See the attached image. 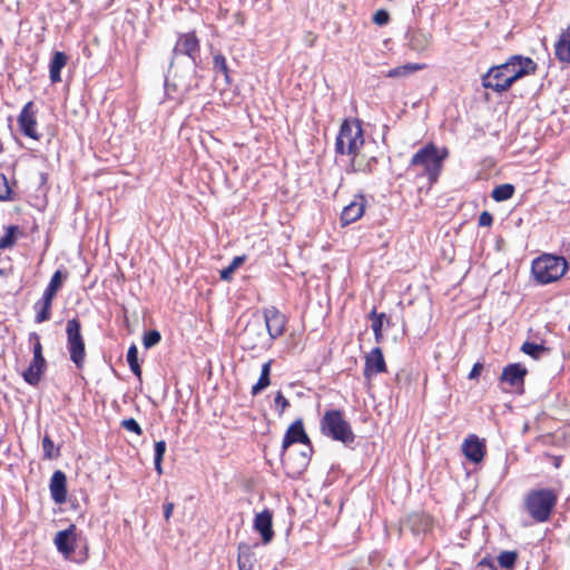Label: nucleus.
<instances>
[{
  "label": "nucleus",
  "instance_id": "nucleus-1",
  "mask_svg": "<svg viewBox=\"0 0 570 570\" xmlns=\"http://www.w3.org/2000/svg\"><path fill=\"white\" fill-rule=\"evenodd\" d=\"M200 63V41L196 32L179 33L165 77V92L170 99L177 100L191 88Z\"/></svg>",
  "mask_w": 570,
  "mask_h": 570
},
{
  "label": "nucleus",
  "instance_id": "nucleus-2",
  "mask_svg": "<svg viewBox=\"0 0 570 570\" xmlns=\"http://www.w3.org/2000/svg\"><path fill=\"white\" fill-rule=\"evenodd\" d=\"M535 70L537 63L531 58L514 55L504 63L490 68L482 77V86L502 92L510 88L513 82L527 75L534 73Z\"/></svg>",
  "mask_w": 570,
  "mask_h": 570
},
{
  "label": "nucleus",
  "instance_id": "nucleus-3",
  "mask_svg": "<svg viewBox=\"0 0 570 570\" xmlns=\"http://www.w3.org/2000/svg\"><path fill=\"white\" fill-rule=\"evenodd\" d=\"M448 157L449 149L446 147L439 148L435 144L429 142L412 156L410 166L422 167V175L426 176L432 185L438 181L443 169V163Z\"/></svg>",
  "mask_w": 570,
  "mask_h": 570
},
{
  "label": "nucleus",
  "instance_id": "nucleus-4",
  "mask_svg": "<svg viewBox=\"0 0 570 570\" xmlns=\"http://www.w3.org/2000/svg\"><path fill=\"white\" fill-rule=\"evenodd\" d=\"M558 502V494L553 489H532L524 497V510L538 523L547 522Z\"/></svg>",
  "mask_w": 570,
  "mask_h": 570
},
{
  "label": "nucleus",
  "instance_id": "nucleus-5",
  "mask_svg": "<svg viewBox=\"0 0 570 570\" xmlns=\"http://www.w3.org/2000/svg\"><path fill=\"white\" fill-rule=\"evenodd\" d=\"M567 269L566 258L553 254H542L533 259L531 265L533 278L540 285L557 282L566 274Z\"/></svg>",
  "mask_w": 570,
  "mask_h": 570
},
{
  "label": "nucleus",
  "instance_id": "nucleus-6",
  "mask_svg": "<svg viewBox=\"0 0 570 570\" xmlns=\"http://www.w3.org/2000/svg\"><path fill=\"white\" fill-rule=\"evenodd\" d=\"M320 426L323 435L347 446L355 441L352 426L341 410H327L321 419Z\"/></svg>",
  "mask_w": 570,
  "mask_h": 570
},
{
  "label": "nucleus",
  "instance_id": "nucleus-7",
  "mask_svg": "<svg viewBox=\"0 0 570 570\" xmlns=\"http://www.w3.org/2000/svg\"><path fill=\"white\" fill-rule=\"evenodd\" d=\"M363 144V129L360 121L344 120L336 136L335 153L356 157Z\"/></svg>",
  "mask_w": 570,
  "mask_h": 570
},
{
  "label": "nucleus",
  "instance_id": "nucleus-8",
  "mask_svg": "<svg viewBox=\"0 0 570 570\" xmlns=\"http://www.w3.org/2000/svg\"><path fill=\"white\" fill-rule=\"evenodd\" d=\"M313 454V445H305L301 451L295 449L281 450V462L291 479L299 478L307 469Z\"/></svg>",
  "mask_w": 570,
  "mask_h": 570
},
{
  "label": "nucleus",
  "instance_id": "nucleus-9",
  "mask_svg": "<svg viewBox=\"0 0 570 570\" xmlns=\"http://www.w3.org/2000/svg\"><path fill=\"white\" fill-rule=\"evenodd\" d=\"M66 334L70 360L78 370H81L85 365L86 346L81 334V324L78 318L75 317L67 322Z\"/></svg>",
  "mask_w": 570,
  "mask_h": 570
},
{
  "label": "nucleus",
  "instance_id": "nucleus-10",
  "mask_svg": "<svg viewBox=\"0 0 570 570\" xmlns=\"http://www.w3.org/2000/svg\"><path fill=\"white\" fill-rule=\"evenodd\" d=\"M263 314L269 337L275 340L282 336L285 332V326L287 323L286 316L275 306L265 308Z\"/></svg>",
  "mask_w": 570,
  "mask_h": 570
},
{
  "label": "nucleus",
  "instance_id": "nucleus-11",
  "mask_svg": "<svg viewBox=\"0 0 570 570\" xmlns=\"http://www.w3.org/2000/svg\"><path fill=\"white\" fill-rule=\"evenodd\" d=\"M76 525L70 524L67 529L58 531L55 535L53 543L65 559H70L76 549Z\"/></svg>",
  "mask_w": 570,
  "mask_h": 570
},
{
  "label": "nucleus",
  "instance_id": "nucleus-12",
  "mask_svg": "<svg viewBox=\"0 0 570 570\" xmlns=\"http://www.w3.org/2000/svg\"><path fill=\"white\" fill-rule=\"evenodd\" d=\"M301 443L303 446L312 445L311 439L305 432L302 419L295 420L286 430L282 448L283 450L289 449L293 444Z\"/></svg>",
  "mask_w": 570,
  "mask_h": 570
},
{
  "label": "nucleus",
  "instance_id": "nucleus-13",
  "mask_svg": "<svg viewBox=\"0 0 570 570\" xmlns=\"http://www.w3.org/2000/svg\"><path fill=\"white\" fill-rule=\"evenodd\" d=\"M253 528L262 537L264 544L272 542L275 533L273 530V513L269 509H264L262 512L256 513L254 518Z\"/></svg>",
  "mask_w": 570,
  "mask_h": 570
},
{
  "label": "nucleus",
  "instance_id": "nucleus-14",
  "mask_svg": "<svg viewBox=\"0 0 570 570\" xmlns=\"http://www.w3.org/2000/svg\"><path fill=\"white\" fill-rule=\"evenodd\" d=\"M386 372V363L380 347H374L365 356L364 376L370 380L372 376Z\"/></svg>",
  "mask_w": 570,
  "mask_h": 570
},
{
  "label": "nucleus",
  "instance_id": "nucleus-15",
  "mask_svg": "<svg viewBox=\"0 0 570 570\" xmlns=\"http://www.w3.org/2000/svg\"><path fill=\"white\" fill-rule=\"evenodd\" d=\"M528 370L521 363H511L503 367L500 381L512 387L523 386Z\"/></svg>",
  "mask_w": 570,
  "mask_h": 570
},
{
  "label": "nucleus",
  "instance_id": "nucleus-16",
  "mask_svg": "<svg viewBox=\"0 0 570 570\" xmlns=\"http://www.w3.org/2000/svg\"><path fill=\"white\" fill-rule=\"evenodd\" d=\"M365 205V197L363 195H356L354 199L348 205H346L341 213L342 225H350L360 219L364 214Z\"/></svg>",
  "mask_w": 570,
  "mask_h": 570
},
{
  "label": "nucleus",
  "instance_id": "nucleus-17",
  "mask_svg": "<svg viewBox=\"0 0 570 570\" xmlns=\"http://www.w3.org/2000/svg\"><path fill=\"white\" fill-rule=\"evenodd\" d=\"M462 451L470 462L480 463L485 455V444L476 435L471 434L464 440Z\"/></svg>",
  "mask_w": 570,
  "mask_h": 570
},
{
  "label": "nucleus",
  "instance_id": "nucleus-18",
  "mask_svg": "<svg viewBox=\"0 0 570 570\" xmlns=\"http://www.w3.org/2000/svg\"><path fill=\"white\" fill-rule=\"evenodd\" d=\"M50 495L55 503L62 504L67 499V476L61 470L53 472L49 484Z\"/></svg>",
  "mask_w": 570,
  "mask_h": 570
},
{
  "label": "nucleus",
  "instance_id": "nucleus-19",
  "mask_svg": "<svg viewBox=\"0 0 570 570\" xmlns=\"http://www.w3.org/2000/svg\"><path fill=\"white\" fill-rule=\"evenodd\" d=\"M47 370V361L45 357L32 356L29 366L22 372V377L26 383L31 386H37Z\"/></svg>",
  "mask_w": 570,
  "mask_h": 570
},
{
  "label": "nucleus",
  "instance_id": "nucleus-20",
  "mask_svg": "<svg viewBox=\"0 0 570 570\" xmlns=\"http://www.w3.org/2000/svg\"><path fill=\"white\" fill-rule=\"evenodd\" d=\"M18 124L20 131L29 138L39 139V135L37 132V120L35 115V109H21V112L18 117Z\"/></svg>",
  "mask_w": 570,
  "mask_h": 570
},
{
  "label": "nucleus",
  "instance_id": "nucleus-21",
  "mask_svg": "<svg viewBox=\"0 0 570 570\" xmlns=\"http://www.w3.org/2000/svg\"><path fill=\"white\" fill-rule=\"evenodd\" d=\"M407 46L415 52L425 51L432 41V35L424 30H412L406 33Z\"/></svg>",
  "mask_w": 570,
  "mask_h": 570
},
{
  "label": "nucleus",
  "instance_id": "nucleus-22",
  "mask_svg": "<svg viewBox=\"0 0 570 570\" xmlns=\"http://www.w3.org/2000/svg\"><path fill=\"white\" fill-rule=\"evenodd\" d=\"M377 158L375 156H371L365 158L364 156H353L351 161L350 173H363V174H372L377 166Z\"/></svg>",
  "mask_w": 570,
  "mask_h": 570
},
{
  "label": "nucleus",
  "instance_id": "nucleus-23",
  "mask_svg": "<svg viewBox=\"0 0 570 570\" xmlns=\"http://www.w3.org/2000/svg\"><path fill=\"white\" fill-rule=\"evenodd\" d=\"M68 57L62 51H56L49 63V77L51 82L61 81V69L66 66Z\"/></svg>",
  "mask_w": 570,
  "mask_h": 570
},
{
  "label": "nucleus",
  "instance_id": "nucleus-24",
  "mask_svg": "<svg viewBox=\"0 0 570 570\" xmlns=\"http://www.w3.org/2000/svg\"><path fill=\"white\" fill-rule=\"evenodd\" d=\"M52 301L53 299H50L46 296H41V298L35 303L33 309L36 312V323L40 324L50 320Z\"/></svg>",
  "mask_w": 570,
  "mask_h": 570
},
{
  "label": "nucleus",
  "instance_id": "nucleus-25",
  "mask_svg": "<svg viewBox=\"0 0 570 570\" xmlns=\"http://www.w3.org/2000/svg\"><path fill=\"white\" fill-rule=\"evenodd\" d=\"M67 278H68V272H66V271L62 272L61 269H57L52 274L49 284L47 285V287L43 291L42 296L53 299L57 292L62 287L63 281Z\"/></svg>",
  "mask_w": 570,
  "mask_h": 570
},
{
  "label": "nucleus",
  "instance_id": "nucleus-26",
  "mask_svg": "<svg viewBox=\"0 0 570 570\" xmlns=\"http://www.w3.org/2000/svg\"><path fill=\"white\" fill-rule=\"evenodd\" d=\"M254 561V553L250 547L246 543H240L238 546L237 557L238 570H253Z\"/></svg>",
  "mask_w": 570,
  "mask_h": 570
},
{
  "label": "nucleus",
  "instance_id": "nucleus-27",
  "mask_svg": "<svg viewBox=\"0 0 570 570\" xmlns=\"http://www.w3.org/2000/svg\"><path fill=\"white\" fill-rule=\"evenodd\" d=\"M556 55L561 61L570 62V27L561 33L556 45Z\"/></svg>",
  "mask_w": 570,
  "mask_h": 570
},
{
  "label": "nucleus",
  "instance_id": "nucleus-28",
  "mask_svg": "<svg viewBox=\"0 0 570 570\" xmlns=\"http://www.w3.org/2000/svg\"><path fill=\"white\" fill-rule=\"evenodd\" d=\"M213 70L215 73L222 75L226 83H232L230 70L226 57L219 51L213 56Z\"/></svg>",
  "mask_w": 570,
  "mask_h": 570
},
{
  "label": "nucleus",
  "instance_id": "nucleus-29",
  "mask_svg": "<svg viewBox=\"0 0 570 570\" xmlns=\"http://www.w3.org/2000/svg\"><path fill=\"white\" fill-rule=\"evenodd\" d=\"M368 317L372 321L371 327L374 333L375 341L381 342V340L383 337V334H382L383 322L386 318V315L384 313H377L376 308L374 307L371 311V313L368 314Z\"/></svg>",
  "mask_w": 570,
  "mask_h": 570
},
{
  "label": "nucleus",
  "instance_id": "nucleus-30",
  "mask_svg": "<svg viewBox=\"0 0 570 570\" xmlns=\"http://www.w3.org/2000/svg\"><path fill=\"white\" fill-rule=\"evenodd\" d=\"M514 190L515 188L512 184H502L492 190L491 196L495 202L501 203L510 199L513 196Z\"/></svg>",
  "mask_w": 570,
  "mask_h": 570
},
{
  "label": "nucleus",
  "instance_id": "nucleus-31",
  "mask_svg": "<svg viewBox=\"0 0 570 570\" xmlns=\"http://www.w3.org/2000/svg\"><path fill=\"white\" fill-rule=\"evenodd\" d=\"M19 232V227L16 225L6 227V234L0 238V249L13 247Z\"/></svg>",
  "mask_w": 570,
  "mask_h": 570
},
{
  "label": "nucleus",
  "instance_id": "nucleus-32",
  "mask_svg": "<svg viewBox=\"0 0 570 570\" xmlns=\"http://www.w3.org/2000/svg\"><path fill=\"white\" fill-rule=\"evenodd\" d=\"M521 351H522L524 354H527V355L531 356L532 358H534V360H539V358H540V356H541L544 352H547L548 350H547V347H546V346H543L542 344H537V343H533V342H529V341H527V342H524V343L522 344V346H521Z\"/></svg>",
  "mask_w": 570,
  "mask_h": 570
},
{
  "label": "nucleus",
  "instance_id": "nucleus-33",
  "mask_svg": "<svg viewBox=\"0 0 570 570\" xmlns=\"http://www.w3.org/2000/svg\"><path fill=\"white\" fill-rule=\"evenodd\" d=\"M245 261H246V256L245 255L235 256L233 258V261L230 262V264L226 268L220 271V279H223V281H230L232 277H233L234 272L240 265H243Z\"/></svg>",
  "mask_w": 570,
  "mask_h": 570
},
{
  "label": "nucleus",
  "instance_id": "nucleus-34",
  "mask_svg": "<svg viewBox=\"0 0 570 570\" xmlns=\"http://www.w3.org/2000/svg\"><path fill=\"white\" fill-rule=\"evenodd\" d=\"M518 553L515 551H502L498 556V563L501 568L512 570L515 566Z\"/></svg>",
  "mask_w": 570,
  "mask_h": 570
},
{
  "label": "nucleus",
  "instance_id": "nucleus-35",
  "mask_svg": "<svg viewBox=\"0 0 570 570\" xmlns=\"http://www.w3.org/2000/svg\"><path fill=\"white\" fill-rule=\"evenodd\" d=\"M422 68H423V66L419 65V63H406L404 66H400V67L391 69L389 71V76L390 77L405 76V75H410L416 70H420Z\"/></svg>",
  "mask_w": 570,
  "mask_h": 570
},
{
  "label": "nucleus",
  "instance_id": "nucleus-36",
  "mask_svg": "<svg viewBox=\"0 0 570 570\" xmlns=\"http://www.w3.org/2000/svg\"><path fill=\"white\" fill-rule=\"evenodd\" d=\"M161 340V335L157 330H150L145 332L142 337V344L146 348H151L157 345Z\"/></svg>",
  "mask_w": 570,
  "mask_h": 570
},
{
  "label": "nucleus",
  "instance_id": "nucleus-37",
  "mask_svg": "<svg viewBox=\"0 0 570 570\" xmlns=\"http://www.w3.org/2000/svg\"><path fill=\"white\" fill-rule=\"evenodd\" d=\"M42 451L43 458L49 460L56 458L59 454L58 450L55 452V444L49 435H45L42 439Z\"/></svg>",
  "mask_w": 570,
  "mask_h": 570
},
{
  "label": "nucleus",
  "instance_id": "nucleus-38",
  "mask_svg": "<svg viewBox=\"0 0 570 570\" xmlns=\"http://www.w3.org/2000/svg\"><path fill=\"white\" fill-rule=\"evenodd\" d=\"M11 194H12V190L9 185L7 176L4 174H0V200L1 202L11 200L12 199Z\"/></svg>",
  "mask_w": 570,
  "mask_h": 570
},
{
  "label": "nucleus",
  "instance_id": "nucleus-39",
  "mask_svg": "<svg viewBox=\"0 0 570 570\" xmlns=\"http://www.w3.org/2000/svg\"><path fill=\"white\" fill-rule=\"evenodd\" d=\"M271 384V376H265V375H259V379L258 381L256 382V384H254L252 386V391H250V394L253 396H256L257 394H259L262 391H264L265 389H267Z\"/></svg>",
  "mask_w": 570,
  "mask_h": 570
},
{
  "label": "nucleus",
  "instance_id": "nucleus-40",
  "mask_svg": "<svg viewBox=\"0 0 570 570\" xmlns=\"http://www.w3.org/2000/svg\"><path fill=\"white\" fill-rule=\"evenodd\" d=\"M274 403L278 415H282L284 411L289 406V401L283 395L281 391L276 393Z\"/></svg>",
  "mask_w": 570,
  "mask_h": 570
},
{
  "label": "nucleus",
  "instance_id": "nucleus-41",
  "mask_svg": "<svg viewBox=\"0 0 570 570\" xmlns=\"http://www.w3.org/2000/svg\"><path fill=\"white\" fill-rule=\"evenodd\" d=\"M121 426L124 429H126L127 431L129 432H132L137 435H141L142 434V429L140 428L139 423L132 419V417H129V419H125L121 421Z\"/></svg>",
  "mask_w": 570,
  "mask_h": 570
},
{
  "label": "nucleus",
  "instance_id": "nucleus-42",
  "mask_svg": "<svg viewBox=\"0 0 570 570\" xmlns=\"http://www.w3.org/2000/svg\"><path fill=\"white\" fill-rule=\"evenodd\" d=\"M390 21V14L386 10L380 9L373 16V22L377 26H384Z\"/></svg>",
  "mask_w": 570,
  "mask_h": 570
},
{
  "label": "nucleus",
  "instance_id": "nucleus-43",
  "mask_svg": "<svg viewBox=\"0 0 570 570\" xmlns=\"http://www.w3.org/2000/svg\"><path fill=\"white\" fill-rule=\"evenodd\" d=\"M479 226L490 227L493 224V216L488 210H484L479 216Z\"/></svg>",
  "mask_w": 570,
  "mask_h": 570
},
{
  "label": "nucleus",
  "instance_id": "nucleus-44",
  "mask_svg": "<svg viewBox=\"0 0 570 570\" xmlns=\"http://www.w3.org/2000/svg\"><path fill=\"white\" fill-rule=\"evenodd\" d=\"M166 442L164 440L157 441L155 443V454L154 459L163 460L164 454L166 452Z\"/></svg>",
  "mask_w": 570,
  "mask_h": 570
},
{
  "label": "nucleus",
  "instance_id": "nucleus-45",
  "mask_svg": "<svg viewBox=\"0 0 570 570\" xmlns=\"http://www.w3.org/2000/svg\"><path fill=\"white\" fill-rule=\"evenodd\" d=\"M127 362L128 364L138 362V350L135 344H132L127 351Z\"/></svg>",
  "mask_w": 570,
  "mask_h": 570
},
{
  "label": "nucleus",
  "instance_id": "nucleus-46",
  "mask_svg": "<svg viewBox=\"0 0 570 570\" xmlns=\"http://www.w3.org/2000/svg\"><path fill=\"white\" fill-rule=\"evenodd\" d=\"M483 364L481 362H476L468 375L469 380H476L480 376Z\"/></svg>",
  "mask_w": 570,
  "mask_h": 570
},
{
  "label": "nucleus",
  "instance_id": "nucleus-47",
  "mask_svg": "<svg viewBox=\"0 0 570 570\" xmlns=\"http://www.w3.org/2000/svg\"><path fill=\"white\" fill-rule=\"evenodd\" d=\"M174 511V503L167 502L164 504V517L168 521Z\"/></svg>",
  "mask_w": 570,
  "mask_h": 570
},
{
  "label": "nucleus",
  "instance_id": "nucleus-48",
  "mask_svg": "<svg viewBox=\"0 0 570 570\" xmlns=\"http://www.w3.org/2000/svg\"><path fill=\"white\" fill-rule=\"evenodd\" d=\"M32 354L36 357H45L42 353V344L41 342L33 343L32 345Z\"/></svg>",
  "mask_w": 570,
  "mask_h": 570
},
{
  "label": "nucleus",
  "instance_id": "nucleus-49",
  "mask_svg": "<svg viewBox=\"0 0 570 570\" xmlns=\"http://www.w3.org/2000/svg\"><path fill=\"white\" fill-rule=\"evenodd\" d=\"M272 361H267L262 365L261 375L271 376Z\"/></svg>",
  "mask_w": 570,
  "mask_h": 570
},
{
  "label": "nucleus",
  "instance_id": "nucleus-50",
  "mask_svg": "<svg viewBox=\"0 0 570 570\" xmlns=\"http://www.w3.org/2000/svg\"><path fill=\"white\" fill-rule=\"evenodd\" d=\"M129 367H130V371L137 376V377H140L141 376V368H140V365L139 363H131V364H128Z\"/></svg>",
  "mask_w": 570,
  "mask_h": 570
},
{
  "label": "nucleus",
  "instance_id": "nucleus-51",
  "mask_svg": "<svg viewBox=\"0 0 570 570\" xmlns=\"http://www.w3.org/2000/svg\"><path fill=\"white\" fill-rule=\"evenodd\" d=\"M28 340H29V343H31L33 345V343L40 342V336L36 332H31V333H29Z\"/></svg>",
  "mask_w": 570,
  "mask_h": 570
},
{
  "label": "nucleus",
  "instance_id": "nucleus-52",
  "mask_svg": "<svg viewBox=\"0 0 570 570\" xmlns=\"http://www.w3.org/2000/svg\"><path fill=\"white\" fill-rule=\"evenodd\" d=\"M163 460L154 459V465L156 472L160 475L163 474V466H161Z\"/></svg>",
  "mask_w": 570,
  "mask_h": 570
},
{
  "label": "nucleus",
  "instance_id": "nucleus-53",
  "mask_svg": "<svg viewBox=\"0 0 570 570\" xmlns=\"http://www.w3.org/2000/svg\"><path fill=\"white\" fill-rule=\"evenodd\" d=\"M8 272L3 268H0V277L7 276Z\"/></svg>",
  "mask_w": 570,
  "mask_h": 570
},
{
  "label": "nucleus",
  "instance_id": "nucleus-54",
  "mask_svg": "<svg viewBox=\"0 0 570 570\" xmlns=\"http://www.w3.org/2000/svg\"><path fill=\"white\" fill-rule=\"evenodd\" d=\"M23 107H26V108L33 107V102L32 101H28L27 104H24Z\"/></svg>",
  "mask_w": 570,
  "mask_h": 570
}]
</instances>
